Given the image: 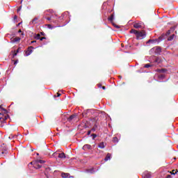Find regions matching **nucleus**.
Here are the masks:
<instances>
[{
    "label": "nucleus",
    "instance_id": "16",
    "mask_svg": "<svg viewBox=\"0 0 178 178\" xmlns=\"http://www.w3.org/2000/svg\"><path fill=\"white\" fill-rule=\"evenodd\" d=\"M115 17V15L113 13L110 15V17H108V20L109 22H113V17Z\"/></svg>",
    "mask_w": 178,
    "mask_h": 178
},
{
    "label": "nucleus",
    "instance_id": "31",
    "mask_svg": "<svg viewBox=\"0 0 178 178\" xmlns=\"http://www.w3.org/2000/svg\"><path fill=\"white\" fill-rule=\"evenodd\" d=\"M155 40H149L148 41H147V44H149V42H154Z\"/></svg>",
    "mask_w": 178,
    "mask_h": 178
},
{
    "label": "nucleus",
    "instance_id": "33",
    "mask_svg": "<svg viewBox=\"0 0 178 178\" xmlns=\"http://www.w3.org/2000/svg\"><path fill=\"white\" fill-rule=\"evenodd\" d=\"M156 49L157 52H161V47H157Z\"/></svg>",
    "mask_w": 178,
    "mask_h": 178
},
{
    "label": "nucleus",
    "instance_id": "4",
    "mask_svg": "<svg viewBox=\"0 0 178 178\" xmlns=\"http://www.w3.org/2000/svg\"><path fill=\"white\" fill-rule=\"evenodd\" d=\"M33 49H34V47H33V46L28 47L27 50L25 51V55L26 56L31 55V54H33Z\"/></svg>",
    "mask_w": 178,
    "mask_h": 178
},
{
    "label": "nucleus",
    "instance_id": "2",
    "mask_svg": "<svg viewBox=\"0 0 178 178\" xmlns=\"http://www.w3.org/2000/svg\"><path fill=\"white\" fill-rule=\"evenodd\" d=\"M171 31H172V32L175 31V27L170 28V29L168 30L165 34V33H163V34L159 38V40L160 41H162V40H165V39H166V37H168V35H170Z\"/></svg>",
    "mask_w": 178,
    "mask_h": 178
},
{
    "label": "nucleus",
    "instance_id": "29",
    "mask_svg": "<svg viewBox=\"0 0 178 178\" xmlns=\"http://www.w3.org/2000/svg\"><path fill=\"white\" fill-rule=\"evenodd\" d=\"M20 10H22V6L17 8V12L19 13Z\"/></svg>",
    "mask_w": 178,
    "mask_h": 178
},
{
    "label": "nucleus",
    "instance_id": "36",
    "mask_svg": "<svg viewBox=\"0 0 178 178\" xmlns=\"http://www.w3.org/2000/svg\"><path fill=\"white\" fill-rule=\"evenodd\" d=\"M17 63H19V60L14 61V65H17Z\"/></svg>",
    "mask_w": 178,
    "mask_h": 178
},
{
    "label": "nucleus",
    "instance_id": "20",
    "mask_svg": "<svg viewBox=\"0 0 178 178\" xmlns=\"http://www.w3.org/2000/svg\"><path fill=\"white\" fill-rule=\"evenodd\" d=\"M173 38H175V34H172V35H170V36L168 38V41H172V40H173Z\"/></svg>",
    "mask_w": 178,
    "mask_h": 178
},
{
    "label": "nucleus",
    "instance_id": "41",
    "mask_svg": "<svg viewBox=\"0 0 178 178\" xmlns=\"http://www.w3.org/2000/svg\"><path fill=\"white\" fill-rule=\"evenodd\" d=\"M60 95H62V94H60V93H57V96H56V97H60Z\"/></svg>",
    "mask_w": 178,
    "mask_h": 178
},
{
    "label": "nucleus",
    "instance_id": "48",
    "mask_svg": "<svg viewBox=\"0 0 178 178\" xmlns=\"http://www.w3.org/2000/svg\"><path fill=\"white\" fill-rule=\"evenodd\" d=\"M20 24H22V23H19V24H18V26H20Z\"/></svg>",
    "mask_w": 178,
    "mask_h": 178
},
{
    "label": "nucleus",
    "instance_id": "37",
    "mask_svg": "<svg viewBox=\"0 0 178 178\" xmlns=\"http://www.w3.org/2000/svg\"><path fill=\"white\" fill-rule=\"evenodd\" d=\"M166 178H172V175H168L166 176Z\"/></svg>",
    "mask_w": 178,
    "mask_h": 178
},
{
    "label": "nucleus",
    "instance_id": "19",
    "mask_svg": "<svg viewBox=\"0 0 178 178\" xmlns=\"http://www.w3.org/2000/svg\"><path fill=\"white\" fill-rule=\"evenodd\" d=\"M97 128H98V125L95 124V126L92 128L91 131H95V130H97Z\"/></svg>",
    "mask_w": 178,
    "mask_h": 178
},
{
    "label": "nucleus",
    "instance_id": "27",
    "mask_svg": "<svg viewBox=\"0 0 178 178\" xmlns=\"http://www.w3.org/2000/svg\"><path fill=\"white\" fill-rule=\"evenodd\" d=\"M15 136H13V134H10L8 137L9 140H12L13 138H14Z\"/></svg>",
    "mask_w": 178,
    "mask_h": 178
},
{
    "label": "nucleus",
    "instance_id": "42",
    "mask_svg": "<svg viewBox=\"0 0 178 178\" xmlns=\"http://www.w3.org/2000/svg\"><path fill=\"white\" fill-rule=\"evenodd\" d=\"M41 35H45V33L44 32L40 33Z\"/></svg>",
    "mask_w": 178,
    "mask_h": 178
},
{
    "label": "nucleus",
    "instance_id": "25",
    "mask_svg": "<svg viewBox=\"0 0 178 178\" xmlns=\"http://www.w3.org/2000/svg\"><path fill=\"white\" fill-rule=\"evenodd\" d=\"M91 136L92 137V140H95V138H97V134H92Z\"/></svg>",
    "mask_w": 178,
    "mask_h": 178
},
{
    "label": "nucleus",
    "instance_id": "21",
    "mask_svg": "<svg viewBox=\"0 0 178 178\" xmlns=\"http://www.w3.org/2000/svg\"><path fill=\"white\" fill-rule=\"evenodd\" d=\"M35 40H40L41 38V35L40 33H38L35 37Z\"/></svg>",
    "mask_w": 178,
    "mask_h": 178
},
{
    "label": "nucleus",
    "instance_id": "39",
    "mask_svg": "<svg viewBox=\"0 0 178 178\" xmlns=\"http://www.w3.org/2000/svg\"><path fill=\"white\" fill-rule=\"evenodd\" d=\"M19 51H20V48H18V49L16 50V53H17V54H19Z\"/></svg>",
    "mask_w": 178,
    "mask_h": 178
},
{
    "label": "nucleus",
    "instance_id": "12",
    "mask_svg": "<svg viewBox=\"0 0 178 178\" xmlns=\"http://www.w3.org/2000/svg\"><path fill=\"white\" fill-rule=\"evenodd\" d=\"M76 116H77V115H76L75 114L70 115V118H67V121L72 122V120H73V119H74V118H76Z\"/></svg>",
    "mask_w": 178,
    "mask_h": 178
},
{
    "label": "nucleus",
    "instance_id": "43",
    "mask_svg": "<svg viewBox=\"0 0 178 178\" xmlns=\"http://www.w3.org/2000/svg\"><path fill=\"white\" fill-rule=\"evenodd\" d=\"M102 88L103 90H106V88L105 86H102Z\"/></svg>",
    "mask_w": 178,
    "mask_h": 178
},
{
    "label": "nucleus",
    "instance_id": "14",
    "mask_svg": "<svg viewBox=\"0 0 178 178\" xmlns=\"http://www.w3.org/2000/svg\"><path fill=\"white\" fill-rule=\"evenodd\" d=\"M12 41H13V42H20V38L19 37H16Z\"/></svg>",
    "mask_w": 178,
    "mask_h": 178
},
{
    "label": "nucleus",
    "instance_id": "3",
    "mask_svg": "<svg viewBox=\"0 0 178 178\" xmlns=\"http://www.w3.org/2000/svg\"><path fill=\"white\" fill-rule=\"evenodd\" d=\"M53 156H58L60 159H66V154H65V153L54 152L53 154Z\"/></svg>",
    "mask_w": 178,
    "mask_h": 178
},
{
    "label": "nucleus",
    "instance_id": "28",
    "mask_svg": "<svg viewBox=\"0 0 178 178\" xmlns=\"http://www.w3.org/2000/svg\"><path fill=\"white\" fill-rule=\"evenodd\" d=\"M47 26L48 27V29H53L52 25L51 24H47Z\"/></svg>",
    "mask_w": 178,
    "mask_h": 178
},
{
    "label": "nucleus",
    "instance_id": "11",
    "mask_svg": "<svg viewBox=\"0 0 178 178\" xmlns=\"http://www.w3.org/2000/svg\"><path fill=\"white\" fill-rule=\"evenodd\" d=\"M38 22V17H35L34 19H32V21L30 22L31 24H37Z\"/></svg>",
    "mask_w": 178,
    "mask_h": 178
},
{
    "label": "nucleus",
    "instance_id": "46",
    "mask_svg": "<svg viewBox=\"0 0 178 178\" xmlns=\"http://www.w3.org/2000/svg\"><path fill=\"white\" fill-rule=\"evenodd\" d=\"M18 33H22V29H19V30L18 31Z\"/></svg>",
    "mask_w": 178,
    "mask_h": 178
},
{
    "label": "nucleus",
    "instance_id": "24",
    "mask_svg": "<svg viewBox=\"0 0 178 178\" xmlns=\"http://www.w3.org/2000/svg\"><path fill=\"white\" fill-rule=\"evenodd\" d=\"M177 172V170H172V172H170V173L171 175H176Z\"/></svg>",
    "mask_w": 178,
    "mask_h": 178
},
{
    "label": "nucleus",
    "instance_id": "13",
    "mask_svg": "<svg viewBox=\"0 0 178 178\" xmlns=\"http://www.w3.org/2000/svg\"><path fill=\"white\" fill-rule=\"evenodd\" d=\"M111 153H108L107 155L106 156L105 159H104V161L106 162L109 161L111 159Z\"/></svg>",
    "mask_w": 178,
    "mask_h": 178
},
{
    "label": "nucleus",
    "instance_id": "6",
    "mask_svg": "<svg viewBox=\"0 0 178 178\" xmlns=\"http://www.w3.org/2000/svg\"><path fill=\"white\" fill-rule=\"evenodd\" d=\"M33 168L35 169H41L42 168V165H40V163H37L36 161L33 163Z\"/></svg>",
    "mask_w": 178,
    "mask_h": 178
},
{
    "label": "nucleus",
    "instance_id": "47",
    "mask_svg": "<svg viewBox=\"0 0 178 178\" xmlns=\"http://www.w3.org/2000/svg\"><path fill=\"white\" fill-rule=\"evenodd\" d=\"M31 42H32V43L35 42V40H33V41H32Z\"/></svg>",
    "mask_w": 178,
    "mask_h": 178
},
{
    "label": "nucleus",
    "instance_id": "50",
    "mask_svg": "<svg viewBox=\"0 0 178 178\" xmlns=\"http://www.w3.org/2000/svg\"><path fill=\"white\" fill-rule=\"evenodd\" d=\"M102 85H99V87H101Z\"/></svg>",
    "mask_w": 178,
    "mask_h": 178
},
{
    "label": "nucleus",
    "instance_id": "35",
    "mask_svg": "<svg viewBox=\"0 0 178 178\" xmlns=\"http://www.w3.org/2000/svg\"><path fill=\"white\" fill-rule=\"evenodd\" d=\"M16 55H17V53L16 51H15L14 54H13V58H15V56H16Z\"/></svg>",
    "mask_w": 178,
    "mask_h": 178
},
{
    "label": "nucleus",
    "instance_id": "22",
    "mask_svg": "<svg viewBox=\"0 0 178 178\" xmlns=\"http://www.w3.org/2000/svg\"><path fill=\"white\" fill-rule=\"evenodd\" d=\"M144 67L146 68V69H148V67H152V65H151V64H145L144 65Z\"/></svg>",
    "mask_w": 178,
    "mask_h": 178
},
{
    "label": "nucleus",
    "instance_id": "10",
    "mask_svg": "<svg viewBox=\"0 0 178 178\" xmlns=\"http://www.w3.org/2000/svg\"><path fill=\"white\" fill-rule=\"evenodd\" d=\"M82 149H84V151H86V149H91V146L88 144H86L83 145V147H82Z\"/></svg>",
    "mask_w": 178,
    "mask_h": 178
},
{
    "label": "nucleus",
    "instance_id": "34",
    "mask_svg": "<svg viewBox=\"0 0 178 178\" xmlns=\"http://www.w3.org/2000/svg\"><path fill=\"white\" fill-rule=\"evenodd\" d=\"M39 40H40V41H42V40H47V38H45V37H42V38H40V39H39Z\"/></svg>",
    "mask_w": 178,
    "mask_h": 178
},
{
    "label": "nucleus",
    "instance_id": "17",
    "mask_svg": "<svg viewBox=\"0 0 178 178\" xmlns=\"http://www.w3.org/2000/svg\"><path fill=\"white\" fill-rule=\"evenodd\" d=\"M99 148H101L103 149V148H105V145L104 144V142H102L99 144Z\"/></svg>",
    "mask_w": 178,
    "mask_h": 178
},
{
    "label": "nucleus",
    "instance_id": "7",
    "mask_svg": "<svg viewBox=\"0 0 178 178\" xmlns=\"http://www.w3.org/2000/svg\"><path fill=\"white\" fill-rule=\"evenodd\" d=\"M156 72H158L159 73H165V72H168V70H166L165 68H163V69H157L156 70Z\"/></svg>",
    "mask_w": 178,
    "mask_h": 178
},
{
    "label": "nucleus",
    "instance_id": "45",
    "mask_svg": "<svg viewBox=\"0 0 178 178\" xmlns=\"http://www.w3.org/2000/svg\"><path fill=\"white\" fill-rule=\"evenodd\" d=\"M6 152H7L6 151L2 152L1 154H6Z\"/></svg>",
    "mask_w": 178,
    "mask_h": 178
},
{
    "label": "nucleus",
    "instance_id": "1",
    "mask_svg": "<svg viewBox=\"0 0 178 178\" xmlns=\"http://www.w3.org/2000/svg\"><path fill=\"white\" fill-rule=\"evenodd\" d=\"M129 33H131V34H135L136 39L138 40H143V38H144L146 35V33L145 32V31H137L136 29H131Z\"/></svg>",
    "mask_w": 178,
    "mask_h": 178
},
{
    "label": "nucleus",
    "instance_id": "8",
    "mask_svg": "<svg viewBox=\"0 0 178 178\" xmlns=\"http://www.w3.org/2000/svg\"><path fill=\"white\" fill-rule=\"evenodd\" d=\"M70 177V174L66 173V172H63L61 174V177L63 178H69Z\"/></svg>",
    "mask_w": 178,
    "mask_h": 178
},
{
    "label": "nucleus",
    "instance_id": "9",
    "mask_svg": "<svg viewBox=\"0 0 178 178\" xmlns=\"http://www.w3.org/2000/svg\"><path fill=\"white\" fill-rule=\"evenodd\" d=\"M9 118V115H5L3 117H0V122H5V120H7V119Z\"/></svg>",
    "mask_w": 178,
    "mask_h": 178
},
{
    "label": "nucleus",
    "instance_id": "26",
    "mask_svg": "<svg viewBox=\"0 0 178 178\" xmlns=\"http://www.w3.org/2000/svg\"><path fill=\"white\" fill-rule=\"evenodd\" d=\"M154 62H155L156 63H161V60H160L159 58H156L155 59Z\"/></svg>",
    "mask_w": 178,
    "mask_h": 178
},
{
    "label": "nucleus",
    "instance_id": "5",
    "mask_svg": "<svg viewBox=\"0 0 178 178\" xmlns=\"http://www.w3.org/2000/svg\"><path fill=\"white\" fill-rule=\"evenodd\" d=\"M134 29H143L142 22H134Z\"/></svg>",
    "mask_w": 178,
    "mask_h": 178
},
{
    "label": "nucleus",
    "instance_id": "30",
    "mask_svg": "<svg viewBox=\"0 0 178 178\" xmlns=\"http://www.w3.org/2000/svg\"><path fill=\"white\" fill-rule=\"evenodd\" d=\"M114 27H115L116 29H120V26H119V25H116L115 24H113Z\"/></svg>",
    "mask_w": 178,
    "mask_h": 178
},
{
    "label": "nucleus",
    "instance_id": "49",
    "mask_svg": "<svg viewBox=\"0 0 178 178\" xmlns=\"http://www.w3.org/2000/svg\"><path fill=\"white\" fill-rule=\"evenodd\" d=\"M30 164H31V165H33V162H31Z\"/></svg>",
    "mask_w": 178,
    "mask_h": 178
},
{
    "label": "nucleus",
    "instance_id": "40",
    "mask_svg": "<svg viewBox=\"0 0 178 178\" xmlns=\"http://www.w3.org/2000/svg\"><path fill=\"white\" fill-rule=\"evenodd\" d=\"M90 134H91V130H90V131H88V134H87L88 136H90Z\"/></svg>",
    "mask_w": 178,
    "mask_h": 178
},
{
    "label": "nucleus",
    "instance_id": "51",
    "mask_svg": "<svg viewBox=\"0 0 178 178\" xmlns=\"http://www.w3.org/2000/svg\"><path fill=\"white\" fill-rule=\"evenodd\" d=\"M0 115H2V113H0Z\"/></svg>",
    "mask_w": 178,
    "mask_h": 178
},
{
    "label": "nucleus",
    "instance_id": "38",
    "mask_svg": "<svg viewBox=\"0 0 178 178\" xmlns=\"http://www.w3.org/2000/svg\"><path fill=\"white\" fill-rule=\"evenodd\" d=\"M14 20H17V15L14 16Z\"/></svg>",
    "mask_w": 178,
    "mask_h": 178
},
{
    "label": "nucleus",
    "instance_id": "15",
    "mask_svg": "<svg viewBox=\"0 0 178 178\" xmlns=\"http://www.w3.org/2000/svg\"><path fill=\"white\" fill-rule=\"evenodd\" d=\"M165 74H159L158 75L159 80H163V79H165Z\"/></svg>",
    "mask_w": 178,
    "mask_h": 178
},
{
    "label": "nucleus",
    "instance_id": "44",
    "mask_svg": "<svg viewBox=\"0 0 178 178\" xmlns=\"http://www.w3.org/2000/svg\"><path fill=\"white\" fill-rule=\"evenodd\" d=\"M46 19L49 21L51 20V17H47Z\"/></svg>",
    "mask_w": 178,
    "mask_h": 178
},
{
    "label": "nucleus",
    "instance_id": "23",
    "mask_svg": "<svg viewBox=\"0 0 178 178\" xmlns=\"http://www.w3.org/2000/svg\"><path fill=\"white\" fill-rule=\"evenodd\" d=\"M113 141L114 143H118L119 142V139H118V137H114V138H113Z\"/></svg>",
    "mask_w": 178,
    "mask_h": 178
},
{
    "label": "nucleus",
    "instance_id": "32",
    "mask_svg": "<svg viewBox=\"0 0 178 178\" xmlns=\"http://www.w3.org/2000/svg\"><path fill=\"white\" fill-rule=\"evenodd\" d=\"M0 109H1V111H4V112H6V109L2 108V106H0Z\"/></svg>",
    "mask_w": 178,
    "mask_h": 178
},
{
    "label": "nucleus",
    "instance_id": "18",
    "mask_svg": "<svg viewBox=\"0 0 178 178\" xmlns=\"http://www.w3.org/2000/svg\"><path fill=\"white\" fill-rule=\"evenodd\" d=\"M35 161L37 162V163H45V161L41 159H38Z\"/></svg>",
    "mask_w": 178,
    "mask_h": 178
}]
</instances>
